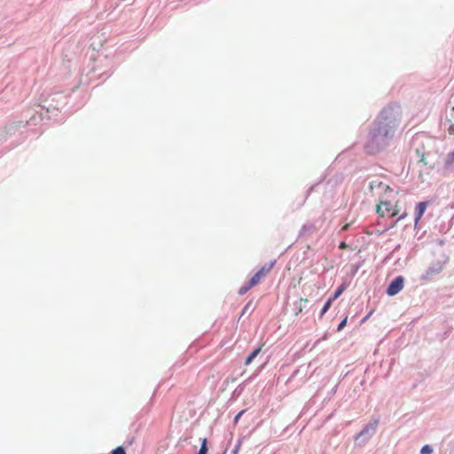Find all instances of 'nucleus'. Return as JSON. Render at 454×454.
<instances>
[{"label": "nucleus", "instance_id": "f257e3e1", "mask_svg": "<svg viewBox=\"0 0 454 454\" xmlns=\"http://www.w3.org/2000/svg\"><path fill=\"white\" fill-rule=\"evenodd\" d=\"M398 106L384 108L371 128L364 148L368 154H376L390 145L399 125Z\"/></svg>", "mask_w": 454, "mask_h": 454}, {"label": "nucleus", "instance_id": "f03ea898", "mask_svg": "<svg viewBox=\"0 0 454 454\" xmlns=\"http://www.w3.org/2000/svg\"><path fill=\"white\" fill-rule=\"evenodd\" d=\"M378 425L379 419L370 421L355 437V444L359 447L364 446L375 434Z\"/></svg>", "mask_w": 454, "mask_h": 454}, {"label": "nucleus", "instance_id": "7ed1b4c3", "mask_svg": "<svg viewBox=\"0 0 454 454\" xmlns=\"http://www.w3.org/2000/svg\"><path fill=\"white\" fill-rule=\"evenodd\" d=\"M443 264L444 263L439 260L432 262L425 272L420 276V280H431L434 276L442 271Z\"/></svg>", "mask_w": 454, "mask_h": 454}, {"label": "nucleus", "instance_id": "20e7f679", "mask_svg": "<svg viewBox=\"0 0 454 454\" xmlns=\"http://www.w3.org/2000/svg\"><path fill=\"white\" fill-rule=\"evenodd\" d=\"M276 261H271L269 263H265L251 278L250 286H256L260 280L264 278L274 267Z\"/></svg>", "mask_w": 454, "mask_h": 454}, {"label": "nucleus", "instance_id": "39448f33", "mask_svg": "<svg viewBox=\"0 0 454 454\" xmlns=\"http://www.w3.org/2000/svg\"><path fill=\"white\" fill-rule=\"evenodd\" d=\"M404 278L403 276L395 277L388 285L387 294L389 296L397 294L403 287Z\"/></svg>", "mask_w": 454, "mask_h": 454}, {"label": "nucleus", "instance_id": "423d86ee", "mask_svg": "<svg viewBox=\"0 0 454 454\" xmlns=\"http://www.w3.org/2000/svg\"><path fill=\"white\" fill-rule=\"evenodd\" d=\"M427 201H421L417 204V206L415 207V223H416L419 221V219L424 215V213L427 209Z\"/></svg>", "mask_w": 454, "mask_h": 454}, {"label": "nucleus", "instance_id": "0eeeda50", "mask_svg": "<svg viewBox=\"0 0 454 454\" xmlns=\"http://www.w3.org/2000/svg\"><path fill=\"white\" fill-rule=\"evenodd\" d=\"M416 153L420 156L419 162H423L425 166H428L429 168H434V163L428 160V154L426 155L424 153H420L419 149L416 150Z\"/></svg>", "mask_w": 454, "mask_h": 454}, {"label": "nucleus", "instance_id": "6e6552de", "mask_svg": "<svg viewBox=\"0 0 454 454\" xmlns=\"http://www.w3.org/2000/svg\"><path fill=\"white\" fill-rule=\"evenodd\" d=\"M260 352H261L260 347L254 349L251 352V354L246 358L245 364L249 365L254 361V359L259 355Z\"/></svg>", "mask_w": 454, "mask_h": 454}, {"label": "nucleus", "instance_id": "1a4fd4ad", "mask_svg": "<svg viewBox=\"0 0 454 454\" xmlns=\"http://www.w3.org/2000/svg\"><path fill=\"white\" fill-rule=\"evenodd\" d=\"M346 286L345 285H340V286L337 287V289L335 290V292L333 293V296L330 297V299L333 301H335L338 297H340L341 295V294L344 292Z\"/></svg>", "mask_w": 454, "mask_h": 454}, {"label": "nucleus", "instance_id": "9d476101", "mask_svg": "<svg viewBox=\"0 0 454 454\" xmlns=\"http://www.w3.org/2000/svg\"><path fill=\"white\" fill-rule=\"evenodd\" d=\"M332 303H333V301L330 298L325 302V304L320 311V317H322L328 311V309L332 306Z\"/></svg>", "mask_w": 454, "mask_h": 454}, {"label": "nucleus", "instance_id": "9b49d317", "mask_svg": "<svg viewBox=\"0 0 454 454\" xmlns=\"http://www.w3.org/2000/svg\"><path fill=\"white\" fill-rule=\"evenodd\" d=\"M207 442L206 438L202 439V442L200 445V448L199 450V452L197 454H207Z\"/></svg>", "mask_w": 454, "mask_h": 454}, {"label": "nucleus", "instance_id": "f8f14e48", "mask_svg": "<svg viewBox=\"0 0 454 454\" xmlns=\"http://www.w3.org/2000/svg\"><path fill=\"white\" fill-rule=\"evenodd\" d=\"M454 161V151L448 153L446 160H445V165L446 167H450Z\"/></svg>", "mask_w": 454, "mask_h": 454}, {"label": "nucleus", "instance_id": "ddd939ff", "mask_svg": "<svg viewBox=\"0 0 454 454\" xmlns=\"http://www.w3.org/2000/svg\"><path fill=\"white\" fill-rule=\"evenodd\" d=\"M254 286H250V282L247 285H244L243 286H241L239 290V295H243L245 294L251 287H253Z\"/></svg>", "mask_w": 454, "mask_h": 454}, {"label": "nucleus", "instance_id": "4468645a", "mask_svg": "<svg viewBox=\"0 0 454 454\" xmlns=\"http://www.w3.org/2000/svg\"><path fill=\"white\" fill-rule=\"evenodd\" d=\"M432 451H433V449L431 448L430 445H427V444L424 445L420 450L421 454H430V453H432Z\"/></svg>", "mask_w": 454, "mask_h": 454}, {"label": "nucleus", "instance_id": "2eb2a0df", "mask_svg": "<svg viewBox=\"0 0 454 454\" xmlns=\"http://www.w3.org/2000/svg\"><path fill=\"white\" fill-rule=\"evenodd\" d=\"M111 454H126V451L123 447L118 446L112 450Z\"/></svg>", "mask_w": 454, "mask_h": 454}, {"label": "nucleus", "instance_id": "dca6fc26", "mask_svg": "<svg viewBox=\"0 0 454 454\" xmlns=\"http://www.w3.org/2000/svg\"><path fill=\"white\" fill-rule=\"evenodd\" d=\"M347 321H348V317H345L343 320L340 321V323L337 326V331L338 332H340L341 330L344 329V327L347 325Z\"/></svg>", "mask_w": 454, "mask_h": 454}, {"label": "nucleus", "instance_id": "f3484780", "mask_svg": "<svg viewBox=\"0 0 454 454\" xmlns=\"http://www.w3.org/2000/svg\"><path fill=\"white\" fill-rule=\"evenodd\" d=\"M243 413H244V411H241L240 412H239V413L236 415V417H235V419H234L235 422H237V421L239 420V419L242 416V414H243Z\"/></svg>", "mask_w": 454, "mask_h": 454}, {"label": "nucleus", "instance_id": "a211bd4d", "mask_svg": "<svg viewBox=\"0 0 454 454\" xmlns=\"http://www.w3.org/2000/svg\"><path fill=\"white\" fill-rule=\"evenodd\" d=\"M249 306H250V302H249V303H247V304L244 307V309H243V310H242V315H244V314L246 313V311H247V310H248Z\"/></svg>", "mask_w": 454, "mask_h": 454}, {"label": "nucleus", "instance_id": "6ab92c4d", "mask_svg": "<svg viewBox=\"0 0 454 454\" xmlns=\"http://www.w3.org/2000/svg\"><path fill=\"white\" fill-rule=\"evenodd\" d=\"M301 302L307 303V302H308V300H307V299H304V300H303V299H301Z\"/></svg>", "mask_w": 454, "mask_h": 454}, {"label": "nucleus", "instance_id": "aec40b11", "mask_svg": "<svg viewBox=\"0 0 454 454\" xmlns=\"http://www.w3.org/2000/svg\"><path fill=\"white\" fill-rule=\"evenodd\" d=\"M372 314V312L369 313V315H367L365 317H364L363 321L366 320L367 317Z\"/></svg>", "mask_w": 454, "mask_h": 454}, {"label": "nucleus", "instance_id": "412c9836", "mask_svg": "<svg viewBox=\"0 0 454 454\" xmlns=\"http://www.w3.org/2000/svg\"><path fill=\"white\" fill-rule=\"evenodd\" d=\"M384 205L386 206V209L388 210V207H388V203L386 202V203H384Z\"/></svg>", "mask_w": 454, "mask_h": 454}, {"label": "nucleus", "instance_id": "4be33fe9", "mask_svg": "<svg viewBox=\"0 0 454 454\" xmlns=\"http://www.w3.org/2000/svg\"><path fill=\"white\" fill-rule=\"evenodd\" d=\"M450 454H454V446L453 449L450 450Z\"/></svg>", "mask_w": 454, "mask_h": 454}, {"label": "nucleus", "instance_id": "5701e85b", "mask_svg": "<svg viewBox=\"0 0 454 454\" xmlns=\"http://www.w3.org/2000/svg\"><path fill=\"white\" fill-rule=\"evenodd\" d=\"M313 187H309V190L308 191V192L309 193L311 191H312Z\"/></svg>", "mask_w": 454, "mask_h": 454}]
</instances>
